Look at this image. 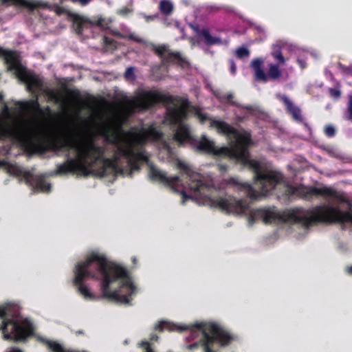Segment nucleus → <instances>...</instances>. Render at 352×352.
Listing matches in <instances>:
<instances>
[{
  "instance_id": "20e7f679",
  "label": "nucleus",
  "mask_w": 352,
  "mask_h": 352,
  "mask_svg": "<svg viewBox=\"0 0 352 352\" xmlns=\"http://www.w3.org/2000/svg\"><path fill=\"white\" fill-rule=\"evenodd\" d=\"M155 331H162L164 329L170 331H188L189 335L186 337L187 342L194 341L187 346L190 350H195L201 347L204 352H215L213 344L219 343L222 346L227 345L232 340L231 336L224 332L220 327L213 322H196L193 325H177L170 322L161 320L154 326ZM138 345L143 348V352H155L151 348V343L147 340H142Z\"/></svg>"
},
{
  "instance_id": "f03ea898",
  "label": "nucleus",
  "mask_w": 352,
  "mask_h": 352,
  "mask_svg": "<svg viewBox=\"0 0 352 352\" xmlns=\"http://www.w3.org/2000/svg\"><path fill=\"white\" fill-rule=\"evenodd\" d=\"M72 275L73 285L86 300L107 298L131 306L138 292L127 270L99 249L80 256L74 264Z\"/></svg>"
},
{
  "instance_id": "a19ab883",
  "label": "nucleus",
  "mask_w": 352,
  "mask_h": 352,
  "mask_svg": "<svg viewBox=\"0 0 352 352\" xmlns=\"http://www.w3.org/2000/svg\"><path fill=\"white\" fill-rule=\"evenodd\" d=\"M346 272L352 275V265L351 266H347L346 267Z\"/></svg>"
},
{
  "instance_id": "c756f323",
  "label": "nucleus",
  "mask_w": 352,
  "mask_h": 352,
  "mask_svg": "<svg viewBox=\"0 0 352 352\" xmlns=\"http://www.w3.org/2000/svg\"><path fill=\"white\" fill-rule=\"evenodd\" d=\"M174 26L175 28L179 30L181 33L182 34L181 36V39H186L187 36L185 33V25L184 23H174Z\"/></svg>"
},
{
  "instance_id": "603ef678",
  "label": "nucleus",
  "mask_w": 352,
  "mask_h": 352,
  "mask_svg": "<svg viewBox=\"0 0 352 352\" xmlns=\"http://www.w3.org/2000/svg\"><path fill=\"white\" fill-rule=\"evenodd\" d=\"M47 111H48L49 112H51V109H50V108L49 107H47Z\"/></svg>"
},
{
  "instance_id": "e433bc0d",
  "label": "nucleus",
  "mask_w": 352,
  "mask_h": 352,
  "mask_svg": "<svg viewBox=\"0 0 352 352\" xmlns=\"http://www.w3.org/2000/svg\"><path fill=\"white\" fill-rule=\"evenodd\" d=\"M325 75L327 78H330L331 80L333 79V73L328 70L327 69H325Z\"/></svg>"
},
{
  "instance_id": "ea45409f",
  "label": "nucleus",
  "mask_w": 352,
  "mask_h": 352,
  "mask_svg": "<svg viewBox=\"0 0 352 352\" xmlns=\"http://www.w3.org/2000/svg\"><path fill=\"white\" fill-rule=\"evenodd\" d=\"M91 0H78L79 3L82 6L87 5Z\"/></svg>"
},
{
  "instance_id": "09e8293b",
  "label": "nucleus",
  "mask_w": 352,
  "mask_h": 352,
  "mask_svg": "<svg viewBox=\"0 0 352 352\" xmlns=\"http://www.w3.org/2000/svg\"><path fill=\"white\" fill-rule=\"evenodd\" d=\"M128 343H129V340H128V339H126V340L124 341V342H123V344H127Z\"/></svg>"
},
{
  "instance_id": "b1692460",
  "label": "nucleus",
  "mask_w": 352,
  "mask_h": 352,
  "mask_svg": "<svg viewBox=\"0 0 352 352\" xmlns=\"http://www.w3.org/2000/svg\"><path fill=\"white\" fill-rule=\"evenodd\" d=\"M254 78L257 81H263L264 82H267V73L263 68L254 71Z\"/></svg>"
},
{
  "instance_id": "5fc2aeb1",
  "label": "nucleus",
  "mask_w": 352,
  "mask_h": 352,
  "mask_svg": "<svg viewBox=\"0 0 352 352\" xmlns=\"http://www.w3.org/2000/svg\"><path fill=\"white\" fill-rule=\"evenodd\" d=\"M115 180H116V178H113V181H111V183H113V181H115Z\"/></svg>"
},
{
  "instance_id": "aec40b11",
  "label": "nucleus",
  "mask_w": 352,
  "mask_h": 352,
  "mask_svg": "<svg viewBox=\"0 0 352 352\" xmlns=\"http://www.w3.org/2000/svg\"><path fill=\"white\" fill-rule=\"evenodd\" d=\"M250 28H252L255 34L258 35V39L259 41H263L267 37V34L265 29L261 25H256L255 23H249Z\"/></svg>"
},
{
  "instance_id": "37998d69",
  "label": "nucleus",
  "mask_w": 352,
  "mask_h": 352,
  "mask_svg": "<svg viewBox=\"0 0 352 352\" xmlns=\"http://www.w3.org/2000/svg\"><path fill=\"white\" fill-rule=\"evenodd\" d=\"M15 104L19 106V107L20 109H23V104H21V102H15Z\"/></svg>"
},
{
  "instance_id": "72a5a7b5",
  "label": "nucleus",
  "mask_w": 352,
  "mask_h": 352,
  "mask_svg": "<svg viewBox=\"0 0 352 352\" xmlns=\"http://www.w3.org/2000/svg\"><path fill=\"white\" fill-rule=\"evenodd\" d=\"M217 166H218L219 170L221 173H226L229 168V166L226 162H223L222 161H220L218 163Z\"/></svg>"
},
{
  "instance_id": "6e6552de",
  "label": "nucleus",
  "mask_w": 352,
  "mask_h": 352,
  "mask_svg": "<svg viewBox=\"0 0 352 352\" xmlns=\"http://www.w3.org/2000/svg\"><path fill=\"white\" fill-rule=\"evenodd\" d=\"M188 27L192 30L195 34L192 38L194 43H197L198 45H205L206 46H212L214 45H222L223 41L217 35L213 34L212 32L206 27H201L199 23H186Z\"/></svg>"
},
{
  "instance_id": "f704fd0d",
  "label": "nucleus",
  "mask_w": 352,
  "mask_h": 352,
  "mask_svg": "<svg viewBox=\"0 0 352 352\" xmlns=\"http://www.w3.org/2000/svg\"><path fill=\"white\" fill-rule=\"evenodd\" d=\"M296 61L298 63L299 66L301 67V69H304L307 67V63L303 58L298 57Z\"/></svg>"
},
{
  "instance_id": "4d7b16f0",
  "label": "nucleus",
  "mask_w": 352,
  "mask_h": 352,
  "mask_svg": "<svg viewBox=\"0 0 352 352\" xmlns=\"http://www.w3.org/2000/svg\"><path fill=\"white\" fill-rule=\"evenodd\" d=\"M239 19H243V18L241 16H240Z\"/></svg>"
},
{
  "instance_id": "423d86ee",
  "label": "nucleus",
  "mask_w": 352,
  "mask_h": 352,
  "mask_svg": "<svg viewBox=\"0 0 352 352\" xmlns=\"http://www.w3.org/2000/svg\"><path fill=\"white\" fill-rule=\"evenodd\" d=\"M153 50L161 58L167 72H170L173 68L180 69L187 75H194L197 72V69L194 68L180 53L170 51L168 46L153 45Z\"/></svg>"
},
{
  "instance_id": "a211bd4d",
  "label": "nucleus",
  "mask_w": 352,
  "mask_h": 352,
  "mask_svg": "<svg viewBox=\"0 0 352 352\" xmlns=\"http://www.w3.org/2000/svg\"><path fill=\"white\" fill-rule=\"evenodd\" d=\"M108 23H72V29L78 34H83L85 28H88L87 25H98L100 28H104Z\"/></svg>"
},
{
  "instance_id": "c85d7f7f",
  "label": "nucleus",
  "mask_w": 352,
  "mask_h": 352,
  "mask_svg": "<svg viewBox=\"0 0 352 352\" xmlns=\"http://www.w3.org/2000/svg\"><path fill=\"white\" fill-rule=\"evenodd\" d=\"M338 67L344 74H349V75L352 76V65L345 66L339 62V63H338Z\"/></svg>"
},
{
  "instance_id": "1a4fd4ad",
  "label": "nucleus",
  "mask_w": 352,
  "mask_h": 352,
  "mask_svg": "<svg viewBox=\"0 0 352 352\" xmlns=\"http://www.w3.org/2000/svg\"><path fill=\"white\" fill-rule=\"evenodd\" d=\"M0 57L3 59L9 70L19 75L21 64L19 57L14 52L0 47Z\"/></svg>"
},
{
  "instance_id": "0eeeda50",
  "label": "nucleus",
  "mask_w": 352,
  "mask_h": 352,
  "mask_svg": "<svg viewBox=\"0 0 352 352\" xmlns=\"http://www.w3.org/2000/svg\"><path fill=\"white\" fill-rule=\"evenodd\" d=\"M213 94L219 101L225 104H229L232 106H235L239 109L240 115H238L236 112L234 113L237 117L239 121H242L244 118L248 116V115L254 116L256 119L269 121L270 117L267 113L258 109L256 107L252 106H243L235 101H233L234 95L230 93L228 94H223L222 91L217 90L213 91Z\"/></svg>"
},
{
  "instance_id": "393cba45",
  "label": "nucleus",
  "mask_w": 352,
  "mask_h": 352,
  "mask_svg": "<svg viewBox=\"0 0 352 352\" xmlns=\"http://www.w3.org/2000/svg\"><path fill=\"white\" fill-rule=\"evenodd\" d=\"M322 148L324 150H326L327 153L333 157H335V158H337V159H340V160H343L344 157H342V154L339 152H338L337 151H336L334 148H325V146H323Z\"/></svg>"
},
{
  "instance_id": "de8ad7c7",
  "label": "nucleus",
  "mask_w": 352,
  "mask_h": 352,
  "mask_svg": "<svg viewBox=\"0 0 352 352\" xmlns=\"http://www.w3.org/2000/svg\"><path fill=\"white\" fill-rule=\"evenodd\" d=\"M76 333H77V334H83V333H84V332H83V331H82V330H79V331H78L76 332Z\"/></svg>"
},
{
  "instance_id": "6ab92c4d",
  "label": "nucleus",
  "mask_w": 352,
  "mask_h": 352,
  "mask_svg": "<svg viewBox=\"0 0 352 352\" xmlns=\"http://www.w3.org/2000/svg\"><path fill=\"white\" fill-rule=\"evenodd\" d=\"M267 80L269 79L276 80L281 76V71L280 70V69L277 65L271 63L270 65V67L267 71Z\"/></svg>"
},
{
  "instance_id": "3c124183",
  "label": "nucleus",
  "mask_w": 352,
  "mask_h": 352,
  "mask_svg": "<svg viewBox=\"0 0 352 352\" xmlns=\"http://www.w3.org/2000/svg\"><path fill=\"white\" fill-rule=\"evenodd\" d=\"M231 226H232V223L230 222L227 224L228 227Z\"/></svg>"
},
{
  "instance_id": "c9c22d12",
  "label": "nucleus",
  "mask_w": 352,
  "mask_h": 352,
  "mask_svg": "<svg viewBox=\"0 0 352 352\" xmlns=\"http://www.w3.org/2000/svg\"><path fill=\"white\" fill-rule=\"evenodd\" d=\"M303 126H305V129L309 132V134L311 133V128L309 126V124L305 121V119L303 118V122H301Z\"/></svg>"
},
{
  "instance_id": "c03bdc74",
  "label": "nucleus",
  "mask_w": 352,
  "mask_h": 352,
  "mask_svg": "<svg viewBox=\"0 0 352 352\" xmlns=\"http://www.w3.org/2000/svg\"><path fill=\"white\" fill-rule=\"evenodd\" d=\"M310 54H311L314 58H317V57H318V56H317V54H316V52H314V51H311V52H310Z\"/></svg>"
},
{
  "instance_id": "7c9ffc66",
  "label": "nucleus",
  "mask_w": 352,
  "mask_h": 352,
  "mask_svg": "<svg viewBox=\"0 0 352 352\" xmlns=\"http://www.w3.org/2000/svg\"><path fill=\"white\" fill-rule=\"evenodd\" d=\"M329 92L330 96L333 98L335 100H338L340 98L341 95V91L340 89H334V88H329Z\"/></svg>"
},
{
  "instance_id": "f3484780",
  "label": "nucleus",
  "mask_w": 352,
  "mask_h": 352,
  "mask_svg": "<svg viewBox=\"0 0 352 352\" xmlns=\"http://www.w3.org/2000/svg\"><path fill=\"white\" fill-rule=\"evenodd\" d=\"M55 11L56 14L59 16L64 14H67L69 17L73 19V22H92L90 20H83L78 14L67 11L63 7L58 6L56 7Z\"/></svg>"
},
{
  "instance_id": "f257e3e1",
  "label": "nucleus",
  "mask_w": 352,
  "mask_h": 352,
  "mask_svg": "<svg viewBox=\"0 0 352 352\" xmlns=\"http://www.w3.org/2000/svg\"><path fill=\"white\" fill-rule=\"evenodd\" d=\"M249 170L253 173L255 185L249 184V226L260 220L265 223L279 224L297 239L304 238L309 228L318 223H336L342 230L352 228L351 204L347 210L332 205H322L311 210L296 208L285 213L274 208H251L252 201L267 197L273 191L278 199L292 201L296 189L282 174L272 170L265 160L253 159L250 154Z\"/></svg>"
},
{
  "instance_id": "4c0bfd02",
  "label": "nucleus",
  "mask_w": 352,
  "mask_h": 352,
  "mask_svg": "<svg viewBox=\"0 0 352 352\" xmlns=\"http://www.w3.org/2000/svg\"><path fill=\"white\" fill-rule=\"evenodd\" d=\"M150 340L153 341H157L158 340V336L155 333H151L150 335Z\"/></svg>"
},
{
  "instance_id": "473e14b6",
  "label": "nucleus",
  "mask_w": 352,
  "mask_h": 352,
  "mask_svg": "<svg viewBox=\"0 0 352 352\" xmlns=\"http://www.w3.org/2000/svg\"><path fill=\"white\" fill-rule=\"evenodd\" d=\"M132 12V10L128 8H123L122 9H120L117 11V13L122 16H126L129 14H130Z\"/></svg>"
},
{
  "instance_id": "2eb2a0df",
  "label": "nucleus",
  "mask_w": 352,
  "mask_h": 352,
  "mask_svg": "<svg viewBox=\"0 0 352 352\" xmlns=\"http://www.w3.org/2000/svg\"><path fill=\"white\" fill-rule=\"evenodd\" d=\"M111 34L113 36L117 38H128L131 41H134L139 43H142L144 41L142 38H138L135 36V34L131 32L129 30H126L125 28H122V32L114 30H111Z\"/></svg>"
},
{
  "instance_id": "49530a36",
  "label": "nucleus",
  "mask_w": 352,
  "mask_h": 352,
  "mask_svg": "<svg viewBox=\"0 0 352 352\" xmlns=\"http://www.w3.org/2000/svg\"><path fill=\"white\" fill-rule=\"evenodd\" d=\"M94 22H98V23L104 22V20L102 19H98L97 21H95Z\"/></svg>"
},
{
  "instance_id": "864d4df0",
  "label": "nucleus",
  "mask_w": 352,
  "mask_h": 352,
  "mask_svg": "<svg viewBox=\"0 0 352 352\" xmlns=\"http://www.w3.org/2000/svg\"><path fill=\"white\" fill-rule=\"evenodd\" d=\"M115 180H116V178H113V181H111V183H113V181H115Z\"/></svg>"
},
{
  "instance_id": "4468645a",
  "label": "nucleus",
  "mask_w": 352,
  "mask_h": 352,
  "mask_svg": "<svg viewBox=\"0 0 352 352\" xmlns=\"http://www.w3.org/2000/svg\"><path fill=\"white\" fill-rule=\"evenodd\" d=\"M2 3L13 5L16 7L34 10L38 6V3L34 0H1Z\"/></svg>"
},
{
  "instance_id": "bb28decb",
  "label": "nucleus",
  "mask_w": 352,
  "mask_h": 352,
  "mask_svg": "<svg viewBox=\"0 0 352 352\" xmlns=\"http://www.w3.org/2000/svg\"><path fill=\"white\" fill-rule=\"evenodd\" d=\"M263 63L262 59L257 58L252 60L250 66L256 71L262 68Z\"/></svg>"
},
{
  "instance_id": "dca6fc26",
  "label": "nucleus",
  "mask_w": 352,
  "mask_h": 352,
  "mask_svg": "<svg viewBox=\"0 0 352 352\" xmlns=\"http://www.w3.org/2000/svg\"><path fill=\"white\" fill-rule=\"evenodd\" d=\"M158 9L163 15L168 16L173 12L174 5L170 0H161L158 4Z\"/></svg>"
},
{
  "instance_id": "2f4dec72",
  "label": "nucleus",
  "mask_w": 352,
  "mask_h": 352,
  "mask_svg": "<svg viewBox=\"0 0 352 352\" xmlns=\"http://www.w3.org/2000/svg\"><path fill=\"white\" fill-rule=\"evenodd\" d=\"M230 72L232 75H234L236 72V65L234 60L232 58L229 59Z\"/></svg>"
},
{
  "instance_id": "412c9836",
  "label": "nucleus",
  "mask_w": 352,
  "mask_h": 352,
  "mask_svg": "<svg viewBox=\"0 0 352 352\" xmlns=\"http://www.w3.org/2000/svg\"><path fill=\"white\" fill-rule=\"evenodd\" d=\"M343 118L346 120L352 121V95L348 96L346 108L343 113Z\"/></svg>"
},
{
  "instance_id": "ddd939ff",
  "label": "nucleus",
  "mask_w": 352,
  "mask_h": 352,
  "mask_svg": "<svg viewBox=\"0 0 352 352\" xmlns=\"http://www.w3.org/2000/svg\"><path fill=\"white\" fill-rule=\"evenodd\" d=\"M38 340L45 344L52 352H88L87 351L67 350L56 341H52L42 336L37 337Z\"/></svg>"
},
{
  "instance_id": "39448f33",
  "label": "nucleus",
  "mask_w": 352,
  "mask_h": 352,
  "mask_svg": "<svg viewBox=\"0 0 352 352\" xmlns=\"http://www.w3.org/2000/svg\"><path fill=\"white\" fill-rule=\"evenodd\" d=\"M20 309L17 304L10 302L0 306V318L3 319L0 330L3 331V339L25 342L32 334V323L21 316Z\"/></svg>"
},
{
  "instance_id": "79ce46f5",
  "label": "nucleus",
  "mask_w": 352,
  "mask_h": 352,
  "mask_svg": "<svg viewBox=\"0 0 352 352\" xmlns=\"http://www.w3.org/2000/svg\"><path fill=\"white\" fill-rule=\"evenodd\" d=\"M333 193L331 192H327V195H325L326 197H327V198L329 199H333Z\"/></svg>"
},
{
  "instance_id": "6e6d98bb",
  "label": "nucleus",
  "mask_w": 352,
  "mask_h": 352,
  "mask_svg": "<svg viewBox=\"0 0 352 352\" xmlns=\"http://www.w3.org/2000/svg\"><path fill=\"white\" fill-rule=\"evenodd\" d=\"M115 180H116V178H113V181H111V183H113V181H115Z\"/></svg>"
},
{
  "instance_id": "7ed1b4c3",
  "label": "nucleus",
  "mask_w": 352,
  "mask_h": 352,
  "mask_svg": "<svg viewBox=\"0 0 352 352\" xmlns=\"http://www.w3.org/2000/svg\"><path fill=\"white\" fill-rule=\"evenodd\" d=\"M0 133V157L10 154L11 141ZM66 161L63 164H58L57 169L45 174L37 175L16 164H12L0 158V168H3L10 175L17 177L33 190L49 193L52 191V184L46 182L45 178L56 175L67 174L81 168L96 164L98 162H104L102 174L106 176L109 172L116 177L118 176V143L113 151L115 158L111 160L104 155V150L96 142L90 139L85 142H72L66 145Z\"/></svg>"
},
{
  "instance_id": "a878e982",
  "label": "nucleus",
  "mask_w": 352,
  "mask_h": 352,
  "mask_svg": "<svg viewBox=\"0 0 352 352\" xmlns=\"http://www.w3.org/2000/svg\"><path fill=\"white\" fill-rule=\"evenodd\" d=\"M336 128L333 125L329 124L324 127V133L327 137L333 138L336 135Z\"/></svg>"
},
{
  "instance_id": "f8f14e48",
  "label": "nucleus",
  "mask_w": 352,
  "mask_h": 352,
  "mask_svg": "<svg viewBox=\"0 0 352 352\" xmlns=\"http://www.w3.org/2000/svg\"><path fill=\"white\" fill-rule=\"evenodd\" d=\"M211 124L219 133L228 136L229 138H238L239 132L237 129L229 124L221 120H212Z\"/></svg>"
},
{
  "instance_id": "58836bf2",
  "label": "nucleus",
  "mask_w": 352,
  "mask_h": 352,
  "mask_svg": "<svg viewBox=\"0 0 352 352\" xmlns=\"http://www.w3.org/2000/svg\"><path fill=\"white\" fill-rule=\"evenodd\" d=\"M210 46H204V47H202V49L204 50V51L205 52L206 54H210L211 55L213 54V52L211 51L209 48Z\"/></svg>"
},
{
  "instance_id": "5701e85b",
  "label": "nucleus",
  "mask_w": 352,
  "mask_h": 352,
  "mask_svg": "<svg viewBox=\"0 0 352 352\" xmlns=\"http://www.w3.org/2000/svg\"><path fill=\"white\" fill-rule=\"evenodd\" d=\"M135 68L134 67H128L124 74V76L126 80L133 81L136 79V75L135 74Z\"/></svg>"
},
{
  "instance_id": "cd10ccee",
  "label": "nucleus",
  "mask_w": 352,
  "mask_h": 352,
  "mask_svg": "<svg viewBox=\"0 0 352 352\" xmlns=\"http://www.w3.org/2000/svg\"><path fill=\"white\" fill-rule=\"evenodd\" d=\"M337 250L341 253V254H347L350 252L349 248L347 246V245L343 242H338L337 244Z\"/></svg>"
},
{
  "instance_id": "a18cd8bd",
  "label": "nucleus",
  "mask_w": 352,
  "mask_h": 352,
  "mask_svg": "<svg viewBox=\"0 0 352 352\" xmlns=\"http://www.w3.org/2000/svg\"><path fill=\"white\" fill-rule=\"evenodd\" d=\"M132 262L133 263V264H136V263H137L136 257H135V256L132 257Z\"/></svg>"
},
{
  "instance_id": "4be33fe9",
  "label": "nucleus",
  "mask_w": 352,
  "mask_h": 352,
  "mask_svg": "<svg viewBox=\"0 0 352 352\" xmlns=\"http://www.w3.org/2000/svg\"><path fill=\"white\" fill-rule=\"evenodd\" d=\"M235 55L239 58H248L250 56V50L245 46L238 47L235 51Z\"/></svg>"
},
{
  "instance_id": "8fccbe9b",
  "label": "nucleus",
  "mask_w": 352,
  "mask_h": 352,
  "mask_svg": "<svg viewBox=\"0 0 352 352\" xmlns=\"http://www.w3.org/2000/svg\"><path fill=\"white\" fill-rule=\"evenodd\" d=\"M3 100V96L0 94V102Z\"/></svg>"
},
{
  "instance_id": "9b49d317",
  "label": "nucleus",
  "mask_w": 352,
  "mask_h": 352,
  "mask_svg": "<svg viewBox=\"0 0 352 352\" xmlns=\"http://www.w3.org/2000/svg\"><path fill=\"white\" fill-rule=\"evenodd\" d=\"M277 98L283 102L287 112L292 116L295 122H303V117L301 115L300 107L295 106L292 101L285 94H278Z\"/></svg>"
},
{
  "instance_id": "9d476101",
  "label": "nucleus",
  "mask_w": 352,
  "mask_h": 352,
  "mask_svg": "<svg viewBox=\"0 0 352 352\" xmlns=\"http://www.w3.org/2000/svg\"><path fill=\"white\" fill-rule=\"evenodd\" d=\"M282 50H287L291 52L296 53L299 49L296 46L284 41H279L272 45V55L279 64H284L285 58L282 54Z\"/></svg>"
}]
</instances>
